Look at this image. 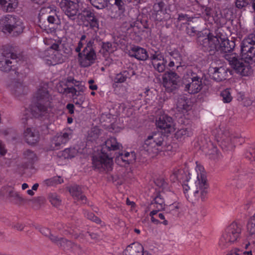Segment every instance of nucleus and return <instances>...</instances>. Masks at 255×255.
<instances>
[{"instance_id": "680f3d73", "label": "nucleus", "mask_w": 255, "mask_h": 255, "mask_svg": "<svg viewBox=\"0 0 255 255\" xmlns=\"http://www.w3.org/2000/svg\"><path fill=\"white\" fill-rule=\"evenodd\" d=\"M165 217H166V214L165 213V212L163 213H159L158 214V217L161 220H163V221L162 222H161V223H162L164 225H168V221H167V220L165 219Z\"/></svg>"}, {"instance_id": "2f4dec72", "label": "nucleus", "mask_w": 255, "mask_h": 255, "mask_svg": "<svg viewBox=\"0 0 255 255\" xmlns=\"http://www.w3.org/2000/svg\"><path fill=\"white\" fill-rule=\"evenodd\" d=\"M180 208V205L179 203H175L166 206L164 209L166 218H168L171 216H177L179 213Z\"/></svg>"}, {"instance_id": "6e6552de", "label": "nucleus", "mask_w": 255, "mask_h": 255, "mask_svg": "<svg viewBox=\"0 0 255 255\" xmlns=\"http://www.w3.org/2000/svg\"><path fill=\"white\" fill-rule=\"evenodd\" d=\"M94 39L87 41L86 47L78 54V62L81 67H87L95 62L97 55L94 48Z\"/></svg>"}, {"instance_id": "dca6fc26", "label": "nucleus", "mask_w": 255, "mask_h": 255, "mask_svg": "<svg viewBox=\"0 0 255 255\" xmlns=\"http://www.w3.org/2000/svg\"><path fill=\"white\" fill-rule=\"evenodd\" d=\"M237 136L231 133L228 130L222 131L218 141L220 142V146L223 149L226 150L232 149L234 144Z\"/></svg>"}, {"instance_id": "cd10ccee", "label": "nucleus", "mask_w": 255, "mask_h": 255, "mask_svg": "<svg viewBox=\"0 0 255 255\" xmlns=\"http://www.w3.org/2000/svg\"><path fill=\"white\" fill-rule=\"evenodd\" d=\"M198 185H199V198H200L202 200H203L206 197L208 185L207 184L206 177L204 174H201L200 177L198 176Z\"/></svg>"}, {"instance_id": "b1692460", "label": "nucleus", "mask_w": 255, "mask_h": 255, "mask_svg": "<svg viewBox=\"0 0 255 255\" xmlns=\"http://www.w3.org/2000/svg\"><path fill=\"white\" fill-rule=\"evenodd\" d=\"M83 16L87 19L88 21L90 26L92 28H97L99 27V21L95 15L93 11L90 9H85L83 10Z\"/></svg>"}, {"instance_id": "bf43d9fd", "label": "nucleus", "mask_w": 255, "mask_h": 255, "mask_svg": "<svg viewBox=\"0 0 255 255\" xmlns=\"http://www.w3.org/2000/svg\"><path fill=\"white\" fill-rule=\"evenodd\" d=\"M170 54L172 57L171 59L174 61H179L180 60V56L178 53L171 52Z\"/></svg>"}, {"instance_id": "c756f323", "label": "nucleus", "mask_w": 255, "mask_h": 255, "mask_svg": "<svg viewBox=\"0 0 255 255\" xmlns=\"http://www.w3.org/2000/svg\"><path fill=\"white\" fill-rule=\"evenodd\" d=\"M121 146L122 145L117 142L116 138L111 137L105 141V144L102 147V151L104 153L106 150L109 151L117 150L119 149Z\"/></svg>"}, {"instance_id": "5fc2aeb1", "label": "nucleus", "mask_w": 255, "mask_h": 255, "mask_svg": "<svg viewBox=\"0 0 255 255\" xmlns=\"http://www.w3.org/2000/svg\"><path fill=\"white\" fill-rule=\"evenodd\" d=\"M63 182V180L60 176L54 177L49 180V184L54 185L61 184Z\"/></svg>"}, {"instance_id": "e2e57ef3", "label": "nucleus", "mask_w": 255, "mask_h": 255, "mask_svg": "<svg viewBox=\"0 0 255 255\" xmlns=\"http://www.w3.org/2000/svg\"><path fill=\"white\" fill-rule=\"evenodd\" d=\"M6 153V150L1 140H0V154L2 156L4 155Z\"/></svg>"}, {"instance_id": "f3484780", "label": "nucleus", "mask_w": 255, "mask_h": 255, "mask_svg": "<svg viewBox=\"0 0 255 255\" xmlns=\"http://www.w3.org/2000/svg\"><path fill=\"white\" fill-rule=\"evenodd\" d=\"M156 125L158 128L164 129L166 132H171L174 130L172 119L166 115H161L156 120Z\"/></svg>"}, {"instance_id": "4c0bfd02", "label": "nucleus", "mask_w": 255, "mask_h": 255, "mask_svg": "<svg viewBox=\"0 0 255 255\" xmlns=\"http://www.w3.org/2000/svg\"><path fill=\"white\" fill-rule=\"evenodd\" d=\"M247 230L249 233L248 239L251 240L252 238L255 236V221L251 218L247 225Z\"/></svg>"}, {"instance_id": "864d4df0", "label": "nucleus", "mask_w": 255, "mask_h": 255, "mask_svg": "<svg viewBox=\"0 0 255 255\" xmlns=\"http://www.w3.org/2000/svg\"><path fill=\"white\" fill-rule=\"evenodd\" d=\"M115 4L118 7V9L121 12H124L126 10V4L123 0H115Z\"/></svg>"}, {"instance_id": "473e14b6", "label": "nucleus", "mask_w": 255, "mask_h": 255, "mask_svg": "<svg viewBox=\"0 0 255 255\" xmlns=\"http://www.w3.org/2000/svg\"><path fill=\"white\" fill-rule=\"evenodd\" d=\"M163 193L160 192L154 198L151 202L150 206L156 208L158 210L164 209L165 206L164 199L163 196Z\"/></svg>"}, {"instance_id": "39448f33", "label": "nucleus", "mask_w": 255, "mask_h": 255, "mask_svg": "<svg viewBox=\"0 0 255 255\" xmlns=\"http://www.w3.org/2000/svg\"><path fill=\"white\" fill-rule=\"evenodd\" d=\"M242 232L241 226L237 222H233L226 229L220 240V246L226 249L237 242Z\"/></svg>"}, {"instance_id": "c85d7f7f", "label": "nucleus", "mask_w": 255, "mask_h": 255, "mask_svg": "<svg viewBox=\"0 0 255 255\" xmlns=\"http://www.w3.org/2000/svg\"><path fill=\"white\" fill-rule=\"evenodd\" d=\"M59 246L65 251H76L81 250L80 246L76 245L72 242L65 239L60 238V241H59Z\"/></svg>"}, {"instance_id": "72a5a7b5", "label": "nucleus", "mask_w": 255, "mask_h": 255, "mask_svg": "<svg viewBox=\"0 0 255 255\" xmlns=\"http://www.w3.org/2000/svg\"><path fill=\"white\" fill-rule=\"evenodd\" d=\"M0 194L3 196H6L19 200L21 199L20 195L11 187H4L0 191Z\"/></svg>"}, {"instance_id": "5701e85b", "label": "nucleus", "mask_w": 255, "mask_h": 255, "mask_svg": "<svg viewBox=\"0 0 255 255\" xmlns=\"http://www.w3.org/2000/svg\"><path fill=\"white\" fill-rule=\"evenodd\" d=\"M214 72L211 75L212 78L215 81L220 82L225 80L228 77V69L224 67H215Z\"/></svg>"}, {"instance_id": "aec40b11", "label": "nucleus", "mask_w": 255, "mask_h": 255, "mask_svg": "<svg viewBox=\"0 0 255 255\" xmlns=\"http://www.w3.org/2000/svg\"><path fill=\"white\" fill-rule=\"evenodd\" d=\"M24 137L26 142L30 145L36 143L39 139V132L35 129L27 128L24 130Z\"/></svg>"}, {"instance_id": "4d7b16f0", "label": "nucleus", "mask_w": 255, "mask_h": 255, "mask_svg": "<svg viewBox=\"0 0 255 255\" xmlns=\"http://www.w3.org/2000/svg\"><path fill=\"white\" fill-rule=\"evenodd\" d=\"M178 21H189L191 20L190 17L188 16V15L186 14L181 13L178 15V17L177 18Z\"/></svg>"}, {"instance_id": "052dcab7", "label": "nucleus", "mask_w": 255, "mask_h": 255, "mask_svg": "<svg viewBox=\"0 0 255 255\" xmlns=\"http://www.w3.org/2000/svg\"><path fill=\"white\" fill-rule=\"evenodd\" d=\"M49 239H50V240L52 242H53L54 243H55L57 246H59V244L58 242L60 241V239L58 238L57 237L53 236L52 234H50L49 236Z\"/></svg>"}, {"instance_id": "4468645a", "label": "nucleus", "mask_w": 255, "mask_h": 255, "mask_svg": "<svg viewBox=\"0 0 255 255\" xmlns=\"http://www.w3.org/2000/svg\"><path fill=\"white\" fill-rule=\"evenodd\" d=\"M72 135V132L71 130L68 129L60 134H57L51 140L50 146L49 149L57 150L60 148L61 145L67 143Z\"/></svg>"}, {"instance_id": "13d9d810", "label": "nucleus", "mask_w": 255, "mask_h": 255, "mask_svg": "<svg viewBox=\"0 0 255 255\" xmlns=\"http://www.w3.org/2000/svg\"><path fill=\"white\" fill-rule=\"evenodd\" d=\"M112 44L110 42H103L102 48L106 51L108 52L112 48Z\"/></svg>"}, {"instance_id": "c03bdc74", "label": "nucleus", "mask_w": 255, "mask_h": 255, "mask_svg": "<svg viewBox=\"0 0 255 255\" xmlns=\"http://www.w3.org/2000/svg\"><path fill=\"white\" fill-rule=\"evenodd\" d=\"M221 96L223 98V101L224 103H230L232 100L229 89H227L223 91L221 93Z\"/></svg>"}, {"instance_id": "3c124183", "label": "nucleus", "mask_w": 255, "mask_h": 255, "mask_svg": "<svg viewBox=\"0 0 255 255\" xmlns=\"http://www.w3.org/2000/svg\"><path fill=\"white\" fill-rule=\"evenodd\" d=\"M165 6L164 2L162 0H159L154 3L153 5V11H159L164 10L163 8Z\"/></svg>"}, {"instance_id": "7c9ffc66", "label": "nucleus", "mask_w": 255, "mask_h": 255, "mask_svg": "<svg viewBox=\"0 0 255 255\" xmlns=\"http://www.w3.org/2000/svg\"><path fill=\"white\" fill-rule=\"evenodd\" d=\"M135 160L136 155L134 151L126 152L125 154H123L122 153H119V155H117L116 158V160L118 162L121 160L128 164L135 162Z\"/></svg>"}, {"instance_id": "f03ea898", "label": "nucleus", "mask_w": 255, "mask_h": 255, "mask_svg": "<svg viewBox=\"0 0 255 255\" xmlns=\"http://www.w3.org/2000/svg\"><path fill=\"white\" fill-rule=\"evenodd\" d=\"M48 99V83L40 84L36 92L34 94L32 102L29 108H25L22 120L23 123L26 122L33 118L43 119V117L47 114V107L45 102Z\"/></svg>"}, {"instance_id": "09e8293b", "label": "nucleus", "mask_w": 255, "mask_h": 255, "mask_svg": "<svg viewBox=\"0 0 255 255\" xmlns=\"http://www.w3.org/2000/svg\"><path fill=\"white\" fill-rule=\"evenodd\" d=\"M165 14L164 10H160L159 11H153L152 16L155 20L158 21H161L164 18V15Z\"/></svg>"}, {"instance_id": "ddd939ff", "label": "nucleus", "mask_w": 255, "mask_h": 255, "mask_svg": "<svg viewBox=\"0 0 255 255\" xmlns=\"http://www.w3.org/2000/svg\"><path fill=\"white\" fill-rule=\"evenodd\" d=\"M149 59L155 70L159 73H162L165 71L167 60L159 50L150 51Z\"/></svg>"}, {"instance_id": "bb28decb", "label": "nucleus", "mask_w": 255, "mask_h": 255, "mask_svg": "<svg viewBox=\"0 0 255 255\" xmlns=\"http://www.w3.org/2000/svg\"><path fill=\"white\" fill-rule=\"evenodd\" d=\"M134 75H135L134 71L132 68H128L116 74L114 78V82L116 83H124Z\"/></svg>"}, {"instance_id": "7ed1b4c3", "label": "nucleus", "mask_w": 255, "mask_h": 255, "mask_svg": "<svg viewBox=\"0 0 255 255\" xmlns=\"http://www.w3.org/2000/svg\"><path fill=\"white\" fill-rule=\"evenodd\" d=\"M0 70L4 72L12 70L18 77L22 78L24 76V74L20 72L21 66L17 55L11 52V49L6 46H3L2 52L0 54Z\"/></svg>"}, {"instance_id": "37998d69", "label": "nucleus", "mask_w": 255, "mask_h": 255, "mask_svg": "<svg viewBox=\"0 0 255 255\" xmlns=\"http://www.w3.org/2000/svg\"><path fill=\"white\" fill-rule=\"evenodd\" d=\"M61 87V85L60 84L58 87V91H59V92L60 93H67V94H69V93H71L73 94V95H77V89L73 87H66V88H63L62 89L61 88V89H60V87Z\"/></svg>"}, {"instance_id": "423d86ee", "label": "nucleus", "mask_w": 255, "mask_h": 255, "mask_svg": "<svg viewBox=\"0 0 255 255\" xmlns=\"http://www.w3.org/2000/svg\"><path fill=\"white\" fill-rule=\"evenodd\" d=\"M197 35V44L203 51L210 52V54H213L215 51H217L220 43L218 36H214L210 33L204 35L202 32L198 33Z\"/></svg>"}, {"instance_id": "8fccbe9b", "label": "nucleus", "mask_w": 255, "mask_h": 255, "mask_svg": "<svg viewBox=\"0 0 255 255\" xmlns=\"http://www.w3.org/2000/svg\"><path fill=\"white\" fill-rule=\"evenodd\" d=\"M61 156L64 158H69L74 157V150L71 148H66L61 152Z\"/></svg>"}, {"instance_id": "6e6d98bb", "label": "nucleus", "mask_w": 255, "mask_h": 255, "mask_svg": "<svg viewBox=\"0 0 255 255\" xmlns=\"http://www.w3.org/2000/svg\"><path fill=\"white\" fill-rule=\"evenodd\" d=\"M197 31L194 27L188 26L186 28V32L190 36H193L197 34Z\"/></svg>"}, {"instance_id": "de8ad7c7", "label": "nucleus", "mask_w": 255, "mask_h": 255, "mask_svg": "<svg viewBox=\"0 0 255 255\" xmlns=\"http://www.w3.org/2000/svg\"><path fill=\"white\" fill-rule=\"evenodd\" d=\"M84 214L88 219L92 220L97 223H100L101 222V220L98 217L96 216L93 213L85 211Z\"/></svg>"}, {"instance_id": "79ce46f5", "label": "nucleus", "mask_w": 255, "mask_h": 255, "mask_svg": "<svg viewBox=\"0 0 255 255\" xmlns=\"http://www.w3.org/2000/svg\"><path fill=\"white\" fill-rule=\"evenodd\" d=\"M203 16L206 20L212 22L214 20L213 10L209 7H205L202 12Z\"/></svg>"}, {"instance_id": "ea45409f", "label": "nucleus", "mask_w": 255, "mask_h": 255, "mask_svg": "<svg viewBox=\"0 0 255 255\" xmlns=\"http://www.w3.org/2000/svg\"><path fill=\"white\" fill-rule=\"evenodd\" d=\"M92 5L97 9H102L108 6L106 0H89Z\"/></svg>"}, {"instance_id": "a211bd4d", "label": "nucleus", "mask_w": 255, "mask_h": 255, "mask_svg": "<svg viewBox=\"0 0 255 255\" xmlns=\"http://www.w3.org/2000/svg\"><path fill=\"white\" fill-rule=\"evenodd\" d=\"M61 42L58 41L56 43H53L49 48V55L50 59V64L54 65L61 62V54L60 53L59 47V44Z\"/></svg>"}, {"instance_id": "a878e982", "label": "nucleus", "mask_w": 255, "mask_h": 255, "mask_svg": "<svg viewBox=\"0 0 255 255\" xmlns=\"http://www.w3.org/2000/svg\"><path fill=\"white\" fill-rule=\"evenodd\" d=\"M27 87L25 86L22 80L20 79L18 81H14L11 88V92L15 97H18L21 95L25 94L27 91Z\"/></svg>"}, {"instance_id": "6ab92c4d", "label": "nucleus", "mask_w": 255, "mask_h": 255, "mask_svg": "<svg viewBox=\"0 0 255 255\" xmlns=\"http://www.w3.org/2000/svg\"><path fill=\"white\" fill-rule=\"evenodd\" d=\"M123 255H151L143 251L142 246L138 243H134L128 246L124 252Z\"/></svg>"}, {"instance_id": "412c9836", "label": "nucleus", "mask_w": 255, "mask_h": 255, "mask_svg": "<svg viewBox=\"0 0 255 255\" xmlns=\"http://www.w3.org/2000/svg\"><path fill=\"white\" fill-rule=\"evenodd\" d=\"M68 191L74 199L81 201L83 204H86L87 197L83 194L81 188L78 185H73L68 187Z\"/></svg>"}, {"instance_id": "0e129e2a", "label": "nucleus", "mask_w": 255, "mask_h": 255, "mask_svg": "<svg viewBox=\"0 0 255 255\" xmlns=\"http://www.w3.org/2000/svg\"><path fill=\"white\" fill-rule=\"evenodd\" d=\"M89 84H90L89 88L92 90H96L98 88V87L96 85L93 84L94 83V80L93 79H91L88 81Z\"/></svg>"}, {"instance_id": "4be33fe9", "label": "nucleus", "mask_w": 255, "mask_h": 255, "mask_svg": "<svg viewBox=\"0 0 255 255\" xmlns=\"http://www.w3.org/2000/svg\"><path fill=\"white\" fill-rule=\"evenodd\" d=\"M129 55L140 60H146L149 58L146 50L138 46L132 47L129 51Z\"/></svg>"}, {"instance_id": "9b49d317", "label": "nucleus", "mask_w": 255, "mask_h": 255, "mask_svg": "<svg viewBox=\"0 0 255 255\" xmlns=\"http://www.w3.org/2000/svg\"><path fill=\"white\" fill-rule=\"evenodd\" d=\"M103 154V155L93 157V167L101 172L110 171L112 169L113 158L109 157L108 154Z\"/></svg>"}, {"instance_id": "e433bc0d", "label": "nucleus", "mask_w": 255, "mask_h": 255, "mask_svg": "<svg viewBox=\"0 0 255 255\" xmlns=\"http://www.w3.org/2000/svg\"><path fill=\"white\" fill-rule=\"evenodd\" d=\"M24 157L28 161V165H25L24 168H27L32 167L33 166L34 160L36 157L35 154L30 150H26L24 152Z\"/></svg>"}, {"instance_id": "0eeeda50", "label": "nucleus", "mask_w": 255, "mask_h": 255, "mask_svg": "<svg viewBox=\"0 0 255 255\" xmlns=\"http://www.w3.org/2000/svg\"><path fill=\"white\" fill-rule=\"evenodd\" d=\"M197 69L195 68L188 69L186 75L184 76L185 79H187L188 83H185V91L189 94H194L198 93L202 88V78L195 72Z\"/></svg>"}, {"instance_id": "a19ab883", "label": "nucleus", "mask_w": 255, "mask_h": 255, "mask_svg": "<svg viewBox=\"0 0 255 255\" xmlns=\"http://www.w3.org/2000/svg\"><path fill=\"white\" fill-rule=\"evenodd\" d=\"M192 132L190 129L187 128H182L178 130L176 132L175 136L178 139L182 138L189 136L192 134Z\"/></svg>"}, {"instance_id": "20e7f679", "label": "nucleus", "mask_w": 255, "mask_h": 255, "mask_svg": "<svg viewBox=\"0 0 255 255\" xmlns=\"http://www.w3.org/2000/svg\"><path fill=\"white\" fill-rule=\"evenodd\" d=\"M1 29L4 33L17 36L22 33L25 26L22 21L17 16L7 14L0 19Z\"/></svg>"}, {"instance_id": "a18cd8bd", "label": "nucleus", "mask_w": 255, "mask_h": 255, "mask_svg": "<svg viewBox=\"0 0 255 255\" xmlns=\"http://www.w3.org/2000/svg\"><path fill=\"white\" fill-rule=\"evenodd\" d=\"M66 81L67 83H72L75 87H78L79 91L83 92L84 91V87L81 85V83L79 81H76L73 77H68L67 78Z\"/></svg>"}, {"instance_id": "1a4fd4ad", "label": "nucleus", "mask_w": 255, "mask_h": 255, "mask_svg": "<svg viewBox=\"0 0 255 255\" xmlns=\"http://www.w3.org/2000/svg\"><path fill=\"white\" fill-rule=\"evenodd\" d=\"M164 136L161 132H153L147 136L142 146V149L148 154H157L159 147L163 143Z\"/></svg>"}, {"instance_id": "f257e3e1", "label": "nucleus", "mask_w": 255, "mask_h": 255, "mask_svg": "<svg viewBox=\"0 0 255 255\" xmlns=\"http://www.w3.org/2000/svg\"><path fill=\"white\" fill-rule=\"evenodd\" d=\"M220 38L221 42L219 43L217 51L228 61L237 73L243 76L250 75L252 70L249 63L255 62V35L251 34L242 41L241 49L242 59H239L236 53L233 52L236 45L234 41Z\"/></svg>"}, {"instance_id": "f8f14e48", "label": "nucleus", "mask_w": 255, "mask_h": 255, "mask_svg": "<svg viewBox=\"0 0 255 255\" xmlns=\"http://www.w3.org/2000/svg\"><path fill=\"white\" fill-rule=\"evenodd\" d=\"M198 181L194 183L191 178L186 180L183 184L184 192L186 195L187 199L192 202L199 199V190Z\"/></svg>"}, {"instance_id": "2eb2a0df", "label": "nucleus", "mask_w": 255, "mask_h": 255, "mask_svg": "<svg viewBox=\"0 0 255 255\" xmlns=\"http://www.w3.org/2000/svg\"><path fill=\"white\" fill-rule=\"evenodd\" d=\"M59 6L64 13L71 19L74 20L79 11L78 3L70 0H58Z\"/></svg>"}, {"instance_id": "f704fd0d", "label": "nucleus", "mask_w": 255, "mask_h": 255, "mask_svg": "<svg viewBox=\"0 0 255 255\" xmlns=\"http://www.w3.org/2000/svg\"><path fill=\"white\" fill-rule=\"evenodd\" d=\"M7 3L6 8L7 12H12L17 7V0H0V6L2 7Z\"/></svg>"}, {"instance_id": "338daca9", "label": "nucleus", "mask_w": 255, "mask_h": 255, "mask_svg": "<svg viewBox=\"0 0 255 255\" xmlns=\"http://www.w3.org/2000/svg\"><path fill=\"white\" fill-rule=\"evenodd\" d=\"M67 109L69 111V113L71 114L74 113V106L72 104H68L66 106Z\"/></svg>"}, {"instance_id": "49530a36", "label": "nucleus", "mask_w": 255, "mask_h": 255, "mask_svg": "<svg viewBox=\"0 0 255 255\" xmlns=\"http://www.w3.org/2000/svg\"><path fill=\"white\" fill-rule=\"evenodd\" d=\"M50 202L51 204L55 207H59L61 204V200L57 195H52L50 197Z\"/></svg>"}, {"instance_id": "603ef678", "label": "nucleus", "mask_w": 255, "mask_h": 255, "mask_svg": "<svg viewBox=\"0 0 255 255\" xmlns=\"http://www.w3.org/2000/svg\"><path fill=\"white\" fill-rule=\"evenodd\" d=\"M76 96L77 97L74 98L73 102L75 105L81 106L85 101V98L84 96L79 94Z\"/></svg>"}, {"instance_id": "774afa93", "label": "nucleus", "mask_w": 255, "mask_h": 255, "mask_svg": "<svg viewBox=\"0 0 255 255\" xmlns=\"http://www.w3.org/2000/svg\"><path fill=\"white\" fill-rule=\"evenodd\" d=\"M239 251V249L238 248H236L234 250L231 251L229 253L226 254V255H240L238 252Z\"/></svg>"}, {"instance_id": "58836bf2", "label": "nucleus", "mask_w": 255, "mask_h": 255, "mask_svg": "<svg viewBox=\"0 0 255 255\" xmlns=\"http://www.w3.org/2000/svg\"><path fill=\"white\" fill-rule=\"evenodd\" d=\"M208 151L207 153L211 155V158L213 159H216L218 158L219 156V151L217 149V148L216 146H215L212 143H210L208 145Z\"/></svg>"}, {"instance_id": "c9c22d12", "label": "nucleus", "mask_w": 255, "mask_h": 255, "mask_svg": "<svg viewBox=\"0 0 255 255\" xmlns=\"http://www.w3.org/2000/svg\"><path fill=\"white\" fill-rule=\"evenodd\" d=\"M177 108L179 111H187L189 108L188 99L184 96H180L177 100Z\"/></svg>"}, {"instance_id": "393cba45", "label": "nucleus", "mask_w": 255, "mask_h": 255, "mask_svg": "<svg viewBox=\"0 0 255 255\" xmlns=\"http://www.w3.org/2000/svg\"><path fill=\"white\" fill-rule=\"evenodd\" d=\"M49 9H50L49 13H52L53 14V15H49V23L54 25L51 27L49 26V30H50L51 33H55L60 23V20L57 15L56 7L54 6H49Z\"/></svg>"}, {"instance_id": "69168bd1", "label": "nucleus", "mask_w": 255, "mask_h": 255, "mask_svg": "<svg viewBox=\"0 0 255 255\" xmlns=\"http://www.w3.org/2000/svg\"><path fill=\"white\" fill-rule=\"evenodd\" d=\"M38 230H39V231L41 233V234H42L43 235H44L45 236H47L48 229L46 228L39 227L38 228Z\"/></svg>"}, {"instance_id": "9d476101", "label": "nucleus", "mask_w": 255, "mask_h": 255, "mask_svg": "<svg viewBox=\"0 0 255 255\" xmlns=\"http://www.w3.org/2000/svg\"><path fill=\"white\" fill-rule=\"evenodd\" d=\"M163 86L167 92L175 91L179 87L180 78L175 72H166L163 75Z\"/></svg>"}]
</instances>
